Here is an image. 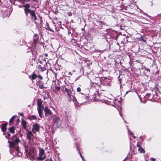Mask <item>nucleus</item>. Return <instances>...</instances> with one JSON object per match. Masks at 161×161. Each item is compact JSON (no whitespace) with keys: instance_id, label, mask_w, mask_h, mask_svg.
I'll list each match as a JSON object with an SVG mask.
<instances>
[{"instance_id":"nucleus-12","label":"nucleus","mask_w":161,"mask_h":161,"mask_svg":"<svg viewBox=\"0 0 161 161\" xmlns=\"http://www.w3.org/2000/svg\"><path fill=\"white\" fill-rule=\"evenodd\" d=\"M31 15V17L33 19H34L35 20L37 19V17L36 15L35 12L34 11L31 12L30 14Z\"/></svg>"},{"instance_id":"nucleus-15","label":"nucleus","mask_w":161,"mask_h":161,"mask_svg":"<svg viewBox=\"0 0 161 161\" xmlns=\"http://www.w3.org/2000/svg\"><path fill=\"white\" fill-rule=\"evenodd\" d=\"M22 125L24 129H26V122L23 119H22Z\"/></svg>"},{"instance_id":"nucleus-24","label":"nucleus","mask_w":161,"mask_h":161,"mask_svg":"<svg viewBox=\"0 0 161 161\" xmlns=\"http://www.w3.org/2000/svg\"><path fill=\"white\" fill-rule=\"evenodd\" d=\"M19 2L20 3H23L24 2V0H15V2Z\"/></svg>"},{"instance_id":"nucleus-39","label":"nucleus","mask_w":161,"mask_h":161,"mask_svg":"<svg viewBox=\"0 0 161 161\" xmlns=\"http://www.w3.org/2000/svg\"><path fill=\"white\" fill-rule=\"evenodd\" d=\"M50 161H53L51 158H50Z\"/></svg>"},{"instance_id":"nucleus-5","label":"nucleus","mask_w":161,"mask_h":161,"mask_svg":"<svg viewBox=\"0 0 161 161\" xmlns=\"http://www.w3.org/2000/svg\"><path fill=\"white\" fill-rule=\"evenodd\" d=\"M62 90L65 92L67 94L69 98H71V96L73 94L70 88L69 87L67 88L66 87L64 86Z\"/></svg>"},{"instance_id":"nucleus-30","label":"nucleus","mask_w":161,"mask_h":161,"mask_svg":"<svg viewBox=\"0 0 161 161\" xmlns=\"http://www.w3.org/2000/svg\"><path fill=\"white\" fill-rule=\"evenodd\" d=\"M79 153L80 155V157H81V158H83V156H82V155L81 154L80 152L79 151Z\"/></svg>"},{"instance_id":"nucleus-10","label":"nucleus","mask_w":161,"mask_h":161,"mask_svg":"<svg viewBox=\"0 0 161 161\" xmlns=\"http://www.w3.org/2000/svg\"><path fill=\"white\" fill-rule=\"evenodd\" d=\"M113 103H114V106H119L121 105V102L118 100V99H115L113 101Z\"/></svg>"},{"instance_id":"nucleus-25","label":"nucleus","mask_w":161,"mask_h":161,"mask_svg":"<svg viewBox=\"0 0 161 161\" xmlns=\"http://www.w3.org/2000/svg\"><path fill=\"white\" fill-rule=\"evenodd\" d=\"M128 129V132H130V134H131V135H132L133 137L134 138V139H135L136 138V137L135 136H133V133L132 132H131L130 131H129V130L128 129Z\"/></svg>"},{"instance_id":"nucleus-26","label":"nucleus","mask_w":161,"mask_h":161,"mask_svg":"<svg viewBox=\"0 0 161 161\" xmlns=\"http://www.w3.org/2000/svg\"><path fill=\"white\" fill-rule=\"evenodd\" d=\"M55 89L58 91H59L60 90V87L59 86H56Z\"/></svg>"},{"instance_id":"nucleus-35","label":"nucleus","mask_w":161,"mask_h":161,"mask_svg":"<svg viewBox=\"0 0 161 161\" xmlns=\"http://www.w3.org/2000/svg\"><path fill=\"white\" fill-rule=\"evenodd\" d=\"M38 68H39V69H41V68H42H42L41 67V66H39H39H38Z\"/></svg>"},{"instance_id":"nucleus-7","label":"nucleus","mask_w":161,"mask_h":161,"mask_svg":"<svg viewBox=\"0 0 161 161\" xmlns=\"http://www.w3.org/2000/svg\"><path fill=\"white\" fill-rule=\"evenodd\" d=\"M40 127L39 125L37 124L33 125L32 131L34 133H35L36 132L39 131Z\"/></svg>"},{"instance_id":"nucleus-19","label":"nucleus","mask_w":161,"mask_h":161,"mask_svg":"<svg viewBox=\"0 0 161 161\" xmlns=\"http://www.w3.org/2000/svg\"><path fill=\"white\" fill-rule=\"evenodd\" d=\"M9 130L10 132L12 133H14L15 132V128L14 127H10L9 129Z\"/></svg>"},{"instance_id":"nucleus-34","label":"nucleus","mask_w":161,"mask_h":161,"mask_svg":"<svg viewBox=\"0 0 161 161\" xmlns=\"http://www.w3.org/2000/svg\"><path fill=\"white\" fill-rule=\"evenodd\" d=\"M44 56H45V57H47L48 56V54H47V53H45L44 54Z\"/></svg>"},{"instance_id":"nucleus-11","label":"nucleus","mask_w":161,"mask_h":161,"mask_svg":"<svg viewBox=\"0 0 161 161\" xmlns=\"http://www.w3.org/2000/svg\"><path fill=\"white\" fill-rule=\"evenodd\" d=\"M52 118H53V121L55 124H57L58 123L59 119L58 117L55 115H53L52 116Z\"/></svg>"},{"instance_id":"nucleus-20","label":"nucleus","mask_w":161,"mask_h":161,"mask_svg":"<svg viewBox=\"0 0 161 161\" xmlns=\"http://www.w3.org/2000/svg\"><path fill=\"white\" fill-rule=\"evenodd\" d=\"M138 150L139 152L141 153H145V150L142 147H140L139 148Z\"/></svg>"},{"instance_id":"nucleus-1","label":"nucleus","mask_w":161,"mask_h":161,"mask_svg":"<svg viewBox=\"0 0 161 161\" xmlns=\"http://www.w3.org/2000/svg\"><path fill=\"white\" fill-rule=\"evenodd\" d=\"M25 150L27 158H29L31 160H33L37 154V152L35 148L31 147L29 142L24 144Z\"/></svg>"},{"instance_id":"nucleus-47","label":"nucleus","mask_w":161,"mask_h":161,"mask_svg":"<svg viewBox=\"0 0 161 161\" xmlns=\"http://www.w3.org/2000/svg\"><path fill=\"white\" fill-rule=\"evenodd\" d=\"M56 26V25H54V26H55V27Z\"/></svg>"},{"instance_id":"nucleus-41","label":"nucleus","mask_w":161,"mask_h":161,"mask_svg":"<svg viewBox=\"0 0 161 161\" xmlns=\"http://www.w3.org/2000/svg\"><path fill=\"white\" fill-rule=\"evenodd\" d=\"M128 91H127L126 93V94H127L128 93Z\"/></svg>"},{"instance_id":"nucleus-45","label":"nucleus","mask_w":161,"mask_h":161,"mask_svg":"<svg viewBox=\"0 0 161 161\" xmlns=\"http://www.w3.org/2000/svg\"><path fill=\"white\" fill-rule=\"evenodd\" d=\"M5 137H6V138H7V137H7V136H5Z\"/></svg>"},{"instance_id":"nucleus-6","label":"nucleus","mask_w":161,"mask_h":161,"mask_svg":"<svg viewBox=\"0 0 161 161\" xmlns=\"http://www.w3.org/2000/svg\"><path fill=\"white\" fill-rule=\"evenodd\" d=\"M156 95H153L152 94L147 93V94L145 97V98L150 101H155V100L153 99V98L155 96H156Z\"/></svg>"},{"instance_id":"nucleus-21","label":"nucleus","mask_w":161,"mask_h":161,"mask_svg":"<svg viewBox=\"0 0 161 161\" xmlns=\"http://www.w3.org/2000/svg\"><path fill=\"white\" fill-rule=\"evenodd\" d=\"M29 119L30 120L36 119V116L32 115L29 117Z\"/></svg>"},{"instance_id":"nucleus-13","label":"nucleus","mask_w":161,"mask_h":161,"mask_svg":"<svg viewBox=\"0 0 161 161\" xmlns=\"http://www.w3.org/2000/svg\"><path fill=\"white\" fill-rule=\"evenodd\" d=\"M7 124V123L3 124L1 125V128L2 131L3 132H5L6 130V127Z\"/></svg>"},{"instance_id":"nucleus-48","label":"nucleus","mask_w":161,"mask_h":161,"mask_svg":"<svg viewBox=\"0 0 161 161\" xmlns=\"http://www.w3.org/2000/svg\"><path fill=\"white\" fill-rule=\"evenodd\" d=\"M45 97H44V99L45 100Z\"/></svg>"},{"instance_id":"nucleus-18","label":"nucleus","mask_w":161,"mask_h":161,"mask_svg":"<svg viewBox=\"0 0 161 161\" xmlns=\"http://www.w3.org/2000/svg\"><path fill=\"white\" fill-rule=\"evenodd\" d=\"M37 75L34 73H33L32 76H29V77L31 78L32 80H35L36 77Z\"/></svg>"},{"instance_id":"nucleus-22","label":"nucleus","mask_w":161,"mask_h":161,"mask_svg":"<svg viewBox=\"0 0 161 161\" xmlns=\"http://www.w3.org/2000/svg\"><path fill=\"white\" fill-rule=\"evenodd\" d=\"M17 116L16 115H14L9 120V122L11 123L15 119V117Z\"/></svg>"},{"instance_id":"nucleus-37","label":"nucleus","mask_w":161,"mask_h":161,"mask_svg":"<svg viewBox=\"0 0 161 161\" xmlns=\"http://www.w3.org/2000/svg\"><path fill=\"white\" fill-rule=\"evenodd\" d=\"M7 136H8V137H9V136H10V134H9V133H8V134H7Z\"/></svg>"},{"instance_id":"nucleus-23","label":"nucleus","mask_w":161,"mask_h":161,"mask_svg":"<svg viewBox=\"0 0 161 161\" xmlns=\"http://www.w3.org/2000/svg\"><path fill=\"white\" fill-rule=\"evenodd\" d=\"M23 6L25 7L24 9H29L30 7V5L28 4H25Z\"/></svg>"},{"instance_id":"nucleus-4","label":"nucleus","mask_w":161,"mask_h":161,"mask_svg":"<svg viewBox=\"0 0 161 161\" xmlns=\"http://www.w3.org/2000/svg\"><path fill=\"white\" fill-rule=\"evenodd\" d=\"M39 153L38 156L37 157V160L39 161H43L46 158L44 149L39 147Z\"/></svg>"},{"instance_id":"nucleus-16","label":"nucleus","mask_w":161,"mask_h":161,"mask_svg":"<svg viewBox=\"0 0 161 161\" xmlns=\"http://www.w3.org/2000/svg\"><path fill=\"white\" fill-rule=\"evenodd\" d=\"M71 98H69V101L70 102L71 100H72L73 102H76V99L75 97L74 96V94L72 95L71 96Z\"/></svg>"},{"instance_id":"nucleus-8","label":"nucleus","mask_w":161,"mask_h":161,"mask_svg":"<svg viewBox=\"0 0 161 161\" xmlns=\"http://www.w3.org/2000/svg\"><path fill=\"white\" fill-rule=\"evenodd\" d=\"M26 136L27 139H28L29 140V141H28V142H25V143H28V144L29 142L30 143V142H31V139L32 137L33 136V135L32 134L31 132L30 131H27L26 132Z\"/></svg>"},{"instance_id":"nucleus-14","label":"nucleus","mask_w":161,"mask_h":161,"mask_svg":"<svg viewBox=\"0 0 161 161\" xmlns=\"http://www.w3.org/2000/svg\"><path fill=\"white\" fill-rule=\"evenodd\" d=\"M45 28L47 30L53 32H54V31L51 29L50 27H49L48 24L47 22L46 25L45 26Z\"/></svg>"},{"instance_id":"nucleus-9","label":"nucleus","mask_w":161,"mask_h":161,"mask_svg":"<svg viewBox=\"0 0 161 161\" xmlns=\"http://www.w3.org/2000/svg\"><path fill=\"white\" fill-rule=\"evenodd\" d=\"M44 110L45 113V116H47V115H51L53 114L52 111L47 107H46L45 108Z\"/></svg>"},{"instance_id":"nucleus-27","label":"nucleus","mask_w":161,"mask_h":161,"mask_svg":"<svg viewBox=\"0 0 161 161\" xmlns=\"http://www.w3.org/2000/svg\"><path fill=\"white\" fill-rule=\"evenodd\" d=\"M39 87L40 88L42 89L43 88V84H42L41 85H40L39 86Z\"/></svg>"},{"instance_id":"nucleus-38","label":"nucleus","mask_w":161,"mask_h":161,"mask_svg":"<svg viewBox=\"0 0 161 161\" xmlns=\"http://www.w3.org/2000/svg\"><path fill=\"white\" fill-rule=\"evenodd\" d=\"M38 77H39L40 79H42V77L40 76H38Z\"/></svg>"},{"instance_id":"nucleus-44","label":"nucleus","mask_w":161,"mask_h":161,"mask_svg":"<svg viewBox=\"0 0 161 161\" xmlns=\"http://www.w3.org/2000/svg\"><path fill=\"white\" fill-rule=\"evenodd\" d=\"M139 98H140V99L141 101V98L140 97V96H139Z\"/></svg>"},{"instance_id":"nucleus-49","label":"nucleus","mask_w":161,"mask_h":161,"mask_svg":"<svg viewBox=\"0 0 161 161\" xmlns=\"http://www.w3.org/2000/svg\"><path fill=\"white\" fill-rule=\"evenodd\" d=\"M1 2V0H0V2Z\"/></svg>"},{"instance_id":"nucleus-42","label":"nucleus","mask_w":161,"mask_h":161,"mask_svg":"<svg viewBox=\"0 0 161 161\" xmlns=\"http://www.w3.org/2000/svg\"><path fill=\"white\" fill-rule=\"evenodd\" d=\"M136 61L137 62H138V63H139V60H136Z\"/></svg>"},{"instance_id":"nucleus-31","label":"nucleus","mask_w":161,"mask_h":161,"mask_svg":"<svg viewBox=\"0 0 161 161\" xmlns=\"http://www.w3.org/2000/svg\"><path fill=\"white\" fill-rule=\"evenodd\" d=\"M111 84V83H109H109H107L106 84L108 86H110Z\"/></svg>"},{"instance_id":"nucleus-43","label":"nucleus","mask_w":161,"mask_h":161,"mask_svg":"<svg viewBox=\"0 0 161 161\" xmlns=\"http://www.w3.org/2000/svg\"><path fill=\"white\" fill-rule=\"evenodd\" d=\"M120 116H122L121 114L120 113Z\"/></svg>"},{"instance_id":"nucleus-32","label":"nucleus","mask_w":161,"mask_h":161,"mask_svg":"<svg viewBox=\"0 0 161 161\" xmlns=\"http://www.w3.org/2000/svg\"><path fill=\"white\" fill-rule=\"evenodd\" d=\"M151 159L152 161H155V159L154 158H151Z\"/></svg>"},{"instance_id":"nucleus-40","label":"nucleus","mask_w":161,"mask_h":161,"mask_svg":"<svg viewBox=\"0 0 161 161\" xmlns=\"http://www.w3.org/2000/svg\"><path fill=\"white\" fill-rule=\"evenodd\" d=\"M83 161H86L83 158H82Z\"/></svg>"},{"instance_id":"nucleus-3","label":"nucleus","mask_w":161,"mask_h":161,"mask_svg":"<svg viewBox=\"0 0 161 161\" xmlns=\"http://www.w3.org/2000/svg\"><path fill=\"white\" fill-rule=\"evenodd\" d=\"M43 101L41 99H38L37 100V110L39 116L41 118H42L43 116V111L44 109V106L42 104Z\"/></svg>"},{"instance_id":"nucleus-28","label":"nucleus","mask_w":161,"mask_h":161,"mask_svg":"<svg viewBox=\"0 0 161 161\" xmlns=\"http://www.w3.org/2000/svg\"><path fill=\"white\" fill-rule=\"evenodd\" d=\"M81 90V88L80 87H78L77 89V91L78 92H80Z\"/></svg>"},{"instance_id":"nucleus-17","label":"nucleus","mask_w":161,"mask_h":161,"mask_svg":"<svg viewBox=\"0 0 161 161\" xmlns=\"http://www.w3.org/2000/svg\"><path fill=\"white\" fill-rule=\"evenodd\" d=\"M25 12L27 16H28V13L31 14V12H32V11L30 9H24Z\"/></svg>"},{"instance_id":"nucleus-36","label":"nucleus","mask_w":161,"mask_h":161,"mask_svg":"<svg viewBox=\"0 0 161 161\" xmlns=\"http://www.w3.org/2000/svg\"><path fill=\"white\" fill-rule=\"evenodd\" d=\"M83 97L86 98V96L85 95H84L83 96Z\"/></svg>"},{"instance_id":"nucleus-29","label":"nucleus","mask_w":161,"mask_h":161,"mask_svg":"<svg viewBox=\"0 0 161 161\" xmlns=\"http://www.w3.org/2000/svg\"><path fill=\"white\" fill-rule=\"evenodd\" d=\"M137 147H138L139 148H140V147H141V146L140 145V143L139 142H138L137 143Z\"/></svg>"},{"instance_id":"nucleus-46","label":"nucleus","mask_w":161,"mask_h":161,"mask_svg":"<svg viewBox=\"0 0 161 161\" xmlns=\"http://www.w3.org/2000/svg\"><path fill=\"white\" fill-rule=\"evenodd\" d=\"M44 61H46V60H45V59H44Z\"/></svg>"},{"instance_id":"nucleus-2","label":"nucleus","mask_w":161,"mask_h":161,"mask_svg":"<svg viewBox=\"0 0 161 161\" xmlns=\"http://www.w3.org/2000/svg\"><path fill=\"white\" fill-rule=\"evenodd\" d=\"M12 140L13 141V142H12L8 141L9 147L11 148V147H16L15 148V150L17 153L18 154V155L19 156L21 154V153L20 152H19V147L17 146V145L18 143L20 141L19 138L16 137V136L15 135L13 136Z\"/></svg>"},{"instance_id":"nucleus-33","label":"nucleus","mask_w":161,"mask_h":161,"mask_svg":"<svg viewBox=\"0 0 161 161\" xmlns=\"http://www.w3.org/2000/svg\"><path fill=\"white\" fill-rule=\"evenodd\" d=\"M20 115L21 116H23V113H19Z\"/></svg>"}]
</instances>
